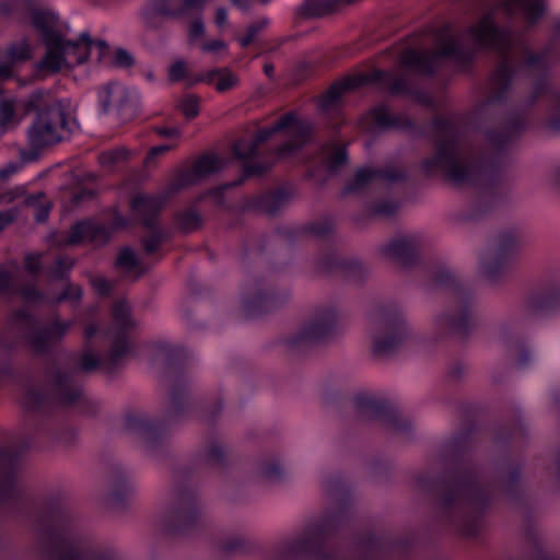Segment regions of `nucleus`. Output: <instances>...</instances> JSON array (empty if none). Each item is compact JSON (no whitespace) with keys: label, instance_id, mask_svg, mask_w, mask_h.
<instances>
[{"label":"nucleus","instance_id":"39","mask_svg":"<svg viewBox=\"0 0 560 560\" xmlns=\"http://www.w3.org/2000/svg\"><path fill=\"white\" fill-rule=\"evenodd\" d=\"M19 166L15 163H9L0 167V179H7L18 172Z\"/></svg>","mask_w":560,"mask_h":560},{"label":"nucleus","instance_id":"48","mask_svg":"<svg viewBox=\"0 0 560 560\" xmlns=\"http://www.w3.org/2000/svg\"><path fill=\"white\" fill-rule=\"evenodd\" d=\"M0 12L7 13L5 3H0Z\"/></svg>","mask_w":560,"mask_h":560},{"label":"nucleus","instance_id":"26","mask_svg":"<svg viewBox=\"0 0 560 560\" xmlns=\"http://www.w3.org/2000/svg\"><path fill=\"white\" fill-rule=\"evenodd\" d=\"M128 156V151L125 148L106 151L101 154L100 163L106 168H110L120 162L125 161Z\"/></svg>","mask_w":560,"mask_h":560},{"label":"nucleus","instance_id":"20","mask_svg":"<svg viewBox=\"0 0 560 560\" xmlns=\"http://www.w3.org/2000/svg\"><path fill=\"white\" fill-rule=\"evenodd\" d=\"M354 0H328L313 3L310 7L308 14L314 16H324L336 12L340 8L352 3Z\"/></svg>","mask_w":560,"mask_h":560},{"label":"nucleus","instance_id":"34","mask_svg":"<svg viewBox=\"0 0 560 560\" xmlns=\"http://www.w3.org/2000/svg\"><path fill=\"white\" fill-rule=\"evenodd\" d=\"M114 62L120 67H127L131 65L132 58L126 50L117 49L113 52Z\"/></svg>","mask_w":560,"mask_h":560},{"label":"nucleus","instance_id":"37","mask_svg":"<svg viewBox=\"0 0 560 560\" xmlns=\"http://www.w3.org/2000/svg\"><path fill=\"white\" fill-rule=\"evenodd\" d=\"M65 330H66V326L57 323V324H54L45 334L49 340H55V339L59 338L65 332Z\"/></svg>","mask_w":560,"mask_h":560},{"label":"nucleus","instance_id":"42","mask_svg":"<svg viewBox=\"0 0 560 560\" xmlns=\"http://www.w3.org/2000/svg\"><path fill=\"white\" fill-rule=\"evenodd\" d=\"M48 211H49V207H46L44 208L43 210H40L37 214H36V220L37 221H44L47 215H48Z\"/></svg>","mask_w":560,"mask_h":560},{"label":"nucleus","instance_id":"13","mask_svg":"<svg viewBox=\"0 0 560 560\" xmlns=\"http://www.w3.org/2000/svg\"><path fill=\"white\" fill-rule=\"evenodd\" d=\"M208 84L214 83L218 92H225L235 88L238 83L237 75L228 68L212 69L199 74L195 80Z\"/></svg>","mask_w":560,"mask_h":560},{"label":"nucleus","instance_id":"43","mask_svg":"<svg viewBox=\"0 0 560 560\" xmlns=\"http://www.w3.org/2000/svg\"><path fill=\"white\" fill-rule=\"evenodd\" d=\"M65 553V556H61V560H71V558L73 557V548L71 546H67Z\"/></svg>","mask_w":560,"mask_h":560},{"label":"nucleus","instance_id":"49","mask_svg":"<svg viewBox=\"0 0 560 560\" xmlns=\"http://www.w3.org/2000/svg\"><path fill=\"white\" fill-rule=\"evenodd\" d=\"M557 470H558V474L560 476V453H559V456L557 458Z\"/></svg>","mask_w":560,"mask_h":560},{"label":"nucleus","instance_id":"14","mask_svg":"<svg viewBox=\"0 0 560 560\" xmlns=\"http://www.w3.org/2000/svg\"><path fill=\"white\" fill-rule=\"evenodd\" d=\"M98 98L105 110L122 108L129 98L128 90L119 83H110L98 92Z\"/></svg>","mask_w":560,"mask_h":560},{"label":"nucleus","instance_id":"7","mask_svg":"<svg viewBox=\"0 0 560 560\" xmlns=\"http://www.w3.org/2000/svg\"><path fill=\"white\" fill-rule=\"evenodd\" d=\"M277 132H283L289 140L279 151L281 156H285L306 142L310 126L295 119L292 115H287L272 127L260 129L253 140V147H257Z\"/></svg>","mask_w":560,"mask_h":560},{"label":"nucleus","instance_id":"21","mask_svg":"<svg viewBox=\"0 0 560 560\" xmlns=\"http://www.w3.org/2000/svg\"><path fill=\"white\" fill-rule=\"evenodd\" d=\"M113 318L119 329H127L136 325V320L131 317L130 308L125 301H120L114 306Z\"/></svg>","mask_w":560,"mask_h":560},{"label":"nucleus","instance_id":"28","mask_svg":"<svg viewBox=\"0 0 560 560\" xmlns=\"http://www.w3.org/2000/svg\"><path fill=\"white\" fill-rule=\"evenodd\" d=\"M178 107L187 118H192L199 113V100L194 95H187L180 100Z\"/></svg>","mask_w":560,"mask_h":560},{"label":"nucleus","instance_id":"3","mask_svg":"<svg viewBox=\"0 0 560 560\" xmlns=\"http://www.w3.org/2000/svg\"><path fill=\"white\" fill-rule=\"evenodd\" d=\"M72 125L75 122L66 119L60 103H54L38 113L28 129V142L35 149L51 145L63 138L65 130L72 131Z\"/></svg>","mask_w":560,"mask_h":560},{"label":"nucleus","instance_id":"15","mask_svg":"<svg viewBox=\"0 0 560 560\" xmlns=\"http://www.w3.org/2000/svg\"><path fill=\"white\" fill-rule=\"evenodd\" d=\"M503 8L509 13H522L529 23L536 22L545 11L540 0H504Z\"/></svg>","mask_w":560,"mask_h":560},{"label":"nucleus","instance_id":"46","mask_svg":"<svg viewBox=\"0 0 560 560\" xmlns=\"http://www.w3.org/2000/svg\"><path fill=\"white\" fill-rule=\"evenodd\" d=\"M94 332H95V328H94V327H92V326H91V327H89V328H88V330H86V334H88L89 336H92Z\"/></svg>","mask_w":560,"mask_h":560},{"label":"nucleus","instance_id":"45","mask_svg":"<svg viewBox=\"0 0 560 560\" xmlns=\"http://www.w3.org/2000/svg\"><path fill=\"white\" fill-rule=\"evenodd\" d=\"M272 70H273L272 66H266V67H265V72H266V74H268V75H270V74H271Z\"/></svg>","mask_w":560,"mask_h":560},{"label":"nucleus","instance_id":"33","mask_svg":"<svg viewBox=\"0 0 560 560\" xmlns=\"http://www.w3.org/2000/svg\"><path fill=\"white\" fill-rule=\"evenodd\" d=\"M170 149H171V145H166V144H162V145L153 147V148L149 151V153H148V155H147V158H145V160H144V164H145L147 166L152 165V164H153V162L155 161V159H156L158 156H160V155H162V154L166 153L167 151H170Z\"/></svg>","mask_w":560,"mask_h":560},{"label":"nucleus","instance_id":"23","mask_svg":"<svg viewBox=\"0 0 560 560\" xmlns=\"http://www.w3.org/2000/svg\"><path fill=\"white\" fill-rule=\"evenodd\" d=\"M269 25V19L266 16L258 18L255 22L249 24L245 34L238 38L242 47L248 46L255 40L257 35Z\"/></svg>","mask_w":560,"mask_h":560},{"label":"nucleus","instance_id":"38","mask_svg":"<svg viewBox=\"0 0 560 560\" xmlns=\"http://www.w3.org/2000/svg\"><path fill=\"white\" fill-rule=\"evenodd\" d=\"M93 285L95 290L101 294L107 293L110 289V283L105 278L102 277L95 278L93 280Z\"/></svg>","mask_w":560,"mask_h":560},{"label":"nucleus","instance_id":"29","mask_svg":"<svg viewBox=\"0 0 560 560\" xmlns=\"http://www.w3.org/2000/svg\"><path fill=\"white\" fill-rule=\"evenodd\" d=\"M188 73V65L183 59L174 61L168 69V79L171 81H180L186 78Z\"/></svg>","mask_w":560,"mask_h":560},{"label":"nucleus","instance_id":"2","mask_svg":"<svg viewBox=\"0 0 560 560\" xmlns=\"http://www.w3.org/2000/svg\"><path fill=\"white\" fill-rule=\"evenodd\" d=\"M512 44L509 32L500 31L493 24L492 14L483 15L475 25L470 26L460 37L448 32L442 34L433 52H419L407 49L402 52L401 63L418 72H430L432 63L441 58H451L457 61L468 59L476 49L492 48L503 51Z\"/></svg>","mask_w":560,"mask_h":560},{"label":"nucleus","instance_id":"18","mask_svg":"<svg viewBox=\"0 0 560 560\" xmlns=\"http://www.w3.org/2000/svg\"><path fill=\"white\" fill-rule=\"evenodd\" d=\"M19 120L14 114V103L10 100H0V136L14 128Z\"/></svg>","mask_w":560,"mask_h":560},{"label":"nucleus","instance_id":"16","mask_svg":"<svg viewBox=\"0 0 560 560\" xmlns=\"http://www.w3.org/2000/svg\"><path fill=\"white\" fill-rule=\"evenodd\" d=\"M131 208L135 215L142 217L145 223L149 224V218L159 209V201L153 197L138 195L133 198Z\"/></svg>","mask_w":560,"mask_h":560},{"label":"nucleus","instance_id":"31","mask_svg":"<svg viewBox=\"0 0 560 560\" xmlns=\"http://www.w3.org/2000/svg\"><path fill=\"white\" fill-rule=\"evenodd\" d=\"M376 175L377 173L370 167L359 170L355 174L354 188H360L365 183L371 182Z\"/></svg>","mask_w":560,"mask_h":560},{"label":"nucleus","instance_id":"50","mask_svg":"<svg viewBox=\"0 0 560 560\" xmlns=\"http://www.w3.org/2000/svg\"><path fill=\"white\" fill-rule=\"evenodd\" d=\"M145 247H147L148 250H153L154 249V245L153 244H147Z\"/></svg>","mask_w":560,"mask_h":560},{"label":"nucleus","instance_id":"27","mask_svg":"<svg viewBox=\"0 0 560 560\" xmlns=\"http://www.w3.org/2000/svg\"><path fill=\"white\" fill-rule=\"evenodd\" d=\"M188 40L196 44L206 34V24L201 16L194 18L188 24Z\"/></svg>","mask_w":560,"mask_h":560},{"label":"nucleus","instance_id":"25","mask_svg":"<svg viewBox=\"0 0 560 560\" xmlns=\"http://www.w3.org/2000/svg\"><path fill=\"white\" fill-rule=\"evenodd\" d=\"M346 151L342 147L331 145L324 151V162L327 167L335 170L346 162Z\"/></svg>","mask_w":560,"mask_h":560},{"label":"nucleus","instance_id":"41","mask_svg":"<svg viewBox=\"0 0 560 560\" xmlns=\"http://www.w3.org/2000/svg\"><path fill=\"white\" fill-rule=\"evenodd\" d=\"M159 133L165 137H177L179 135V130L176 128H163L159 130Z\"/></svg>","mask_w":560,"mask_h":560},{"label":"nucleus","instance_id":"35","mask_svg":"<svg viewBox=\"0 0 560 560\" xmlns=\"http://www.w3.org/2000/svg\"><path fill=\"white\" fill-rule=\"evenodd\" d=\"M215 25L223 31L229 26V15L225 8H218L214 13Z\"/></svg>","mask_w":560,"mask_h":560},{"label":"nucleus","instance_id":"32","mask_svg":"<svg viewBox=\"0 0 560 560\" xmlns=\"http://www.w3.org/2000/svg\"><path fill=\"white\" fill-rule=\"evenodd\" d=\"M100 359L92 351H85L80 359V368L85 371L95 369L98 365Z\"/></svg>","mask_w":560,"mask_h":560},{"label":"nucleus","instance_id":"12","mask_svg":"<svg viewBox=\"0 0 560 560\" xmlns=\"http://www.w3.org/2000/svg\"><path fill=\"white\" fill-rule=\"evenodd\" d=\"M107 236L108 232L105 228L92 221H83L72 226L68 236V243L78 244L84 241L103 242Z\"/></svg>","mask_w":560,"mask_h":560},{"label":"nucleus","instance_id":"17","mask_svg":"<svg viewBox=\"0 0 560 560\" xmlns=\"http://www.w3.org/2000/svg\"><path fill=\"white\" fill-rule=\"evenodd\" d=\"M394 125L389 110L384 106L373 108L363 119L366 129L385 128Z\"/></svg>","mask_w":560,"mask_h":560},{"label":"nucleus","instance_id":"22","mask_svg":"<svg viewBox=\"0 0 560 560\" xmlns=\"http://www.w3.org/2000/svg\"><path fill=\"white\" fill-rule=\"evenodd\" d=\"M221 166L222 162L218 156L205 155L196 162L194 172L197 177H203L219 171Z\"/></svg>","mask_w":560,"mask_h":560},{"label":"nucleus","instance_id":"8","mask_svg":"<svg viewBox=\"0 0 560 560\" xmlns=\"http://www.w3.org/2000/svg\"><path fill=\"white\" fill-rule=\"evenodd\" d=\"M368 81L384 82L389 86V89L393 92H396V93L404 90L402 81L392 82V75L389 73H386L381 70H376L373 72L371 78H368L365 75H360V77H354V78H347L340 82L335 83L322 96V98L319 101V106L325 110L332 108L339 102V100L342 97V95L346 92L353 90Z\"/></svg>","mask_w":560,"mask_h":560},{"label":"nucleus","instance_id":"4","mask_svg":"<svg viewBox=\"0 0 560 560\" xmlns=\"http://www.w3.org/2000/svg\"><path fill=\"white\" fill-rule=\"evenodd\" d=\"M326 521L314 522L295 537L284 541L276 552V560H311L316 558L327 536Z\"/></svg>","mask_w":560,"mask_h":560},{"label":"nucleus","instance_id":"5","mask_svg":"<svg viewBox=\"0 0 560 560\" xmlns=\"http://www.w3.org/2000/svg\"><path fill=\"white\" fill-rule=\"evenodd\" d=\"M202 5V0H151L141 10L140 20L147 31H158L167 19L183 14L186 9H200Z\"/></svg>","mask_w":560,"mask_h":560},{"label":"nucleus","instance_id":"11","mask_svg":"<svg viewBox=\"0 0 560 560\" xmlns=\"http://www.w3.org/2000/svg\"><path fill=\"white\" fill-rule=\"evenodd\" d=\"M337 326L336 313L331 310L320 311L314 314L304 324L301 338L307 341H318L332 334Z\"/></svg>","mask_w":560,"mask_h":560},{"label":"nucleus","instance_id":"30","mask_svg":"<svg viewBox=\"0 0 560 560\" xmlns=\"http://www.w3.org/2000/svg\"><path fill=\"white\" fill-rule=\"evenodd\" d=\"M407 247H408V241L406 238L395 240L387 246V248H386L387 255L398 258L407 250Z\"/></svg>","mask_w":560,"mask_h":560},{"label":"nucleus","instance_id":"44","mask_svg":"<svg viewBox=\"0 0 560 560\" xmlns=\"http://www.w3.org/2000/svg\"><path fill=\"white\" fill-rule=\"evenodd\" d=\"M505 71H506V69H505V67H503V68L498 70L497 75L503 78L505 75Z\"/></svg>","mask_w":560,"mask_h":560},{"label":"nucleus","instance_id":"40","mask_svg":"<svg viewBox=\"0 0 560 560\" xmlns=\"http://www.w3.org/2000/svg\"><path fill=\"white\" fill-rule=\"evenodd\" d=\"M232 3L242 9V10H246L249 8V4H250V1L249 0H231ZM260 2L262 3H267L269 0H259Z\"/></svg>","mask_w":560,"mask_h":560},{"label":"nucleus","instance_id":"10","mask_svg":"<svg viewBox=\"0 0 560 560\" xmlns=\"http://www.w3.org/2000/svg\"><path fill=\"white\" fill-rule=\"evenodd\" d=\"M409 329L402 322L380 326L372 335L375 352L385 354L395 350L407 337Z\"/></svg>","mask_w":560,"mask_h":560},{"label":"nucleus","instance_id":"24","mask_svg":"<svg viewBox=\"0 0 560 560\" xmlns=\"http://www.w3.org/2000/svg\"><path fill=\"white\" fill-rule=\"evenodd\" d=\"M199 49L207 55H211L215 58L225 56L229 51V45L222 39L211 38L203 40L199 44Z\"/></svg>","mask_w":560,"mask_h":560},{"label":"nucleus","instance_id":"52","mask_svg":"<svg viewBox=\"0 0 560 560\" xmlns=\"http://www.w3.org/2000/svg\"><path fill=\"white\" fill-rule=\"evenodd\" d=\"M451 322H452L453 325H456L454 318H451Z\"/></svg>","mask_w":560,"mask_h":560},{"label":"nucleus","instance_id":"1","mask_svg":"<svg viewBox=\"0 0 560 560\" xmlns=\"http://www.w3.org/2000/svg\"><path fill=\"white\" fill-rule=\"evenodd\" d=\"M44 0H18L14 5L30 15L31 22L45 45V55L36 63L39 75L69 71L89 58L105 61L110 52L103 40H94L89 32L72 35L68 24L55 12L43 9Z\"/></svg>","mask_w":560,"mask_h":560},{"label":"nucleus","instance_id":"9","mask_svg":"<svg viewBox=\"0 0 560 560\" xmlns=\"http://www.w3.org/2000/svg\"><path fill=\"white\" fill-rule=\"evenodd\" d=\"M35 45L28 37H19L0 49V82L13 77L16 67L31 60Z\"/></svg>","mask_w":560,"mask_h":560},{"label":"nucleus","instance_id":"6","mask_svg":"<svg viewBox=\"0 0 560 560\" xmlns=\"http://www.w3.org/2000/svg\"><path fill=\"white\" fill-rule=\"evenodd\" d=\"M428 172H443L455 182L469 179L471 166L460 154L454 142H446L439 147L435 156L424 162Z\"/></svg>","mask_w":560,"mask_h":560},{"label":"nucleus","instance_id":"51","mask_svg":"<svg viewBox=\"0 0 560 560\" xmlns=\"http://www.w3.org/2000/svg\"><path fill=\"white\" fill-rule=\"evenodd\" d=\"M236 152L237 154L244 156V153L242 152L241 148L240 147H236Z\"/></svg>","mask_w":560,"mask_h":560},{"label":"nucleus","instance_id":"36","mask_svg":"<svg viewBox=\"0 0 560 560\" xmlns=\"http://www.w3.org/2000/svg\"><path fill=\"white\" fill-rule=\"evenodd\" d=\"M39 259H40V256L38 254H28L25 257L26 269L31 272L36 271L40 266Z\"/></svg>","mask_w":560,"mask_h":560},{"label":"nucleus","instance_id":"19","mask_svg":"<svg viewBox=\"0 0 560 560\" xmlns=\"http://www.w3.org/2000/svg\"><path fill=\"white\" fill-rule=\"evenodd\" d=\"M116 264L121 272L127 275L138 276L141 273L136 254L129 248H125L119 253Z\"/></svg>","mask_w":560,"mask_h":560},{"label":"nucleus","instance_id":"47","mask_svg":"<svg viewBox=\"0 0 560 560\" xmlns=\"http://www.w3.org/2000/svg\"><path fill=\"white\" fill-rule=\"evenodd\" d=\"M24 298L27 299V300H32L33 299L32 293L30 291H25L24 292Z\"/></svg>","mask_w":560,"mask_h":560}]
</instances>
